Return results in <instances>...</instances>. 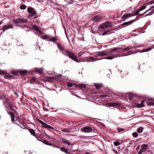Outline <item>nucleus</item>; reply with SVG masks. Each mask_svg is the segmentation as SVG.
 <instances>
[{
  "label": "nucleus",
  "mask_w": 154,
  "mask_h": 154,
  "mask_svg": "<svg viewBox=\"0 0 154 154\" xmlns=\"http://www.w3.org/2000/svg\"><path fill=\"white\" fill-rule=\"evenodd\" d=\"M108 105L109 106H116L117 105V104L116 103H108Z\"/></svg>",
  "instance_id": "nucleus-28"
},
{
  "label": "nucleus",
  "mask_w": 154,
  "mask_h": 154,
  "mask_svg": "<svg viewBox=\"0 0 154 154\" xmlns=\"http://www.w3.org/2000/svg\"><path fill=\"white\" fill-rule=\"evenodd\" d=\"M5 32V31H4L3 30H2V31L0 33V36H1L2 35V34L4 33Z\"/></svg>",
  "instance_id": "nucleus-49"
},
{
  "label": "nucleus",
  "mask_w": 154,
  "mask_h": 154,
  "mask_svg": "<svg viewBox=\"0 0 154 154\" xmlns=\"http://www.w3.org/2000/svg\"><path fill=\"white\" fill-rule=\"evenodd\" d=\"M85 154H89V152H86Z\"/></svg>",
  "instance_id": "nucleus-61"
},
{
  "label": "nucleus",
  "mask_w": 154,
  "mask_h": 154,
  "mask_svg": "<svg viewBox=\"0 0 154 154\" xmlns=\"http://www.w3.org/2000/svg\"><path fill=\"white\" fill-rule=\"evenodd\" d=\"M27 12L29 14V18H30L35 16L36 14V11L33 8L28 7L27 9Z\"/></svg>",
  "instance_id": "nucleus-4"
},
{
  "label": "nucleus",
  "mask_w": 154,
  "mask_h": 154,
  "mask_svg": "<svg viewBox=\"0 0 154 154\" xmlns=\"http://www.w3.org/2000/svg\"><path fill=\"white\" fill-rule=\"evenodd\" d=\"M136 19H135L134 20H132L129 21L125 22L123 23H122V26H128L131 24L132 23H133L134 21L136 20Z\"/></svg>",
  "instance_id": "nucleus-17"
},
{
  "label": "nucleus",
  "mask_w": 154,
  "mask_h": 154,
  "mask_svg": "<svg viewBox=\"0 0 154 154\" xmlns=\"http://www.w3.org/2000/svg\"><path fill=\"white\" fill-rule=\"evenodd\" d=\"M80 131L84 133L93 132V130L91 126H88L81 128Z\"/></svg>",
  "instance_id": "nucleus-5"
},
{
  "label": "nucleus",
  "mask_w": 154,
  "mask_h": 154,
  "mask_svg": "<svg viewBox=\"0 0 154 154\" xmlns=\"http://www.w3.org/2000/svg\"><path fill=\"white\" fill-rule=\"evenodd\" d=\"M153 104V103L152 102H149L148 103L147 105L148 106H151Z\"/></svg>",
  "instance_id": "nucleus-46"
},
{
  "label": "nucleus",
  "mask_w": 154,
  "mask_h": 154,
  "mask_svg": "<svg viewBox=\"0 0 154 154\" xmlns=\"http://www.w3.org/2000/svg\"><path fill=\"white\" fill-rule=\"evenodd\" d=\"M107 54V53L105 51H102L101 52H99L97 54H96L94 55V59H95V60H100L102 58H98L99 56H103L106 55Z\"/></svg>",
  "instance_id": "nucleus-7"
},
{
  "label": "nucleus",
  "mask_w": 154,
  "mask_h": 154,
  "mask_svg": "<svg viewBox=\"0 0 154 154\" xmlns=\"http://www.w3.org/2000/svg\"><path fill=\"white\" fill-rule=\"evenodd\" d=\"M2 23H3L2 20L1 21H0V26L1 25V24Z\"/></svg>",
  "instance_id": "nucleus-56"
},
{
  "label": "nucleus",
  "mask_w": 154,
  "mask_h": 154,
  "mask_svg": "<svg viewBox=\"0 0 154 154\" xmlns=\"http://www.w3.org/2000/svg\"><path fill=\"white\" fill-rule=\"evenodd\" d=\"M130 54H127V55H125V56H127V55H129ZM125 56V55H122V56H119V57H122V56Z\"/></svg>",
  "instance_id": "nucleus-54"
},
{
  "label": "nucleus",
  "mask_w": 154,
  "mask_h": 154,
  "mask_svg": "<svg viewBox=\"0 0 154 154\" xmlns=\"http://www.w3.org/2000/svg\"><path fill=\"white\" fill-rule=\"evenodd\" d=\"M148 148V146L147 144H144L142 145L141 148L138 153V154H141Z\"/></svg>",
  "instance_id": "nucleus-12"
},
{
  "label": "nucleus",
  "mask_w": 154,
  "mask_h": 154,
  "mask_svg": "<svg viewBox=\"0 0 154 154\" xmlns=\"http://www.w3.org/2000/svg\"><path fill=\"white\" fill-rule=\"evenodd\" d=\"M39 123H40L42 124L41 126L43 128L51 129L52 130L54 129V128L53 127L49 125H47V124L39 119Z\"/></svg>",
  "instance_id": "nucleus-11"
},
{
  "label": "nucleus",
  "mask_w": 154,
  "mask_h": 154,
  "mask_svg": "<svg viewBox=\"0 0 154 154\" xmlns=\"http://www.w3.org/2000/svg\"><path fill=\"white\" fill-rule=\"evenodd\" d=\"M144 101H142L140 103L137 104V106L138 107H141L144 106Z\"/></svg>",
  "instance_id": "nucleus-24"
},
{
  "label": "nucleus",
  "mask_w": 154,
  "mask_h": 154,
  "mask_svg": "<svg viewBox=\"0 0 154 154\" xmlns=\"http://www.w3.org/2000/svg\"><path fill=\"white\" fill-rule=\"evenodd\" d=\"M113 144L115 146H118L120 145L121 144V143L118 141H115L114 142Z\"/></svg>",
  "instance_id": "nucleus-33"
},
{
  "label": "nucleus",
  "mask_w": 154,
  "mask_h": 154,
  "mask_svg": "<svg viewBox=\"0 0 154 154\" xmlns=\"http://www.w3.org/2000/svg\"><path fill=\"white\" fill-rule=\"evenodd\" d=\"M118 48H114V49H113L112 50V51H111V53H112V51H116V50H117V49Z\"/></svg>",
  "instance_id": "nucleus-47"
},
{
  "label": "nucleus",
  "mask_w": 154,
  "mask_h": 154,
  "mask_svg": "<svg viewBox=\"0 0 154 154\" xmlns=\"http://www.w3.org/2000/svg\"><path fill=\"white\" fill-rule=\"evenodd\" d=\"M3 104L4 106L6 109V110L8 113L11 116L14 113L12 112H9V108L12 110H14L13 108L14 106L11 100L8 99L5 100L3 102Z\"/></svg>",
  "instance_id": "nucleus-3"
},
{
  "label": "nucleus",
  "mask_w": 154,
  "mask_h": 154,
  "mask_svg": "<svg viewBox=\"0 0 154 154\" xmlns=\"http://www.w3.org/2000/svg\"><path fill=\"white\" fill-rule=\"evenodd\" d=\"M14 94H15V95H17L18 97H19V95H18V93L16 92H14Z\"/></svg>",
  "instance_id": "nucleus-52"
},
{
  "label": "nucleus",
  "mask_w": 154,
  "mask_h": 154,
  "mask_svg": "<svg viewBox=\"0 0 154 154\" xmlns=\"http://www.w3.org/2000/svg\"><path fill=\"white\" fill-rule=\"evenodd\" d=\"M117 131L119 132L122 131H123V130H124V129L122 128H117Z\"/></svg>",
  "instance_id": "nucleus-41"
},
{
  "label": "nucleus",
  "mask_w": 154,
  "mask_h": 154,
  "mask_svg": "<svg viewBox=\"0 0 154 154\" xmlns=\"http://www.w3.org/2000/svg\"><path fill=\"white\" fill-rule=\"evenodd\" d=\"M43 39H49V40L51 41L55 42L57 40V39L54 37H52L51 35H49L46 34L44 35L42 37Z\"/></svg>",
  "instance_id": "nucleus-10"
},
{
  "label": "nucleus",
  "mask_w": 154,
  "mask_h": 154,
  "mask_svg": "<svg viewBox=\"0 0 154 154\" xmlns=\"http://www.w3.org/2000/svg\"><path fill=\"white\" fill-rule=\"evenodd\" d=\"M27 7V6H26L24 4H21L20 7V8L21 10L25 9Z\"/></svg>",
  "instance_id": "nucleus-30"
},
{
  "label": "nucleus",
  "mask_w": 154,
  "mask_h": 154,
  "mask_svg": "<svg viewBox=\"0 0 154 154\" xmlns=\"http://www.w3.org/2000/svg\"><path fill=\"white\" fill-rule=\"evenodd\" d=\"M152 3H154V0H153V1H152Z\"/></svg>",
  "instance_id": "nucleus-60"
},
{
  "label": "nucleus",
  "mask_w": 154,
  "mask_h": 154,
  "mask_svg": "<svg viewBox=\"0 0 154 154\" xmlns=\"http://www.w3.org/2000/svg\"><path fill=\"white\" fill-rule=\"evenodd\" d=\"M130 49V48L129 47H127L125 48H124L123 49V51H128Z\"/></svg>",
  "instance_id": "nucleus-38"
},
{
  "label": "nucleus",
  "mask_w": 154,
  "mask_h": 154,
  "mask_svg": "<svg viewBox=\"0 0 154 154\" xmlns=\"http://www.w3.org/2000/svg\"><path fill=\"white\" fill-rule=\"evenodd\" d=\"M13 26L12 25L8 24L4 26L2 29V30H3L4 31H5L9 29H13Z\"/></svg>",
  "instance_id": "nucleus-15"
},
{
  "label": "nucleus",
  "mask_w": 154,
  "mask_h": 154,
  "mask_svg": "<svg viewBox=\"0 0 154 154\" xmlns=\"http://www.w3.org/2000/svg\"><path fill=\"white\" fill-rule=\"evenodd\" d=\"M144 128L142 127H139L137 129V131L138 133H142L143 131Z\"/></svg>",
  "instance_id": "nucleus-27"
},
{
  "label": "nucleus",
  "mask_w": 154,
  "mask_h": 154,
  "mask_svg": "<svg viewBox=\"0 0 154 154\" xmlns=\"http://www.w3.org/2000/svg\"><path fill=\"white\" fill-rule=\"evenodd\" d=\"M14 76L9 74L7 73V72H6V73L5 74L4 76V78L5 79H14Z\"/></svg>",
  "instance_id": "nucleus-18"
},
{
  "label": "nucleus",
  "mask_w": 154,
  "mask_h": 154,
  "mask_svg": "<svg viewBox=\"0 0 154 154\" xmlns=\"http://www.w3.org/2000/svg\"><path fill=\"white\" fill-rule=\"evenodd\" d=\"M6 72H7L5 71V70H2L0 69V75H3L4 74H5L6 73Z\"/></svg>",
  "instance_id": "nucleus-31"
},
{
  "label": "nucleus",
  "mask_w": 154,
  "mask_h": 154,
  "mask_svg": "<svg viewBox=\"0 0 154 154\" xmlns=\"http://www.w3.org/2000/svg\"><path fill=\"white\" fill-rule=\"evenodd\" d=\"M62 142L63 143H66L69 145H72V144L71 143V142L68 140L63 139L62 140ZM72 146L73 145H72Z\"/></svg>",
  "instance_id": "nucleus-22"
},
{
  "label": "nucleus",
  "mask_w": 154,
  "mask_h": 154,
  "mask_svg": "<svg viewBox=\"0 0 154 154\" xmlns=\"http://www.w3.org/2000/svg\"><path fill=\"white\" fill-rule=\"evenodd\" d=\"M112 24L109 22H107L105 23H103L102 25H101L100 27V28L99 29V30H101L102 29H104L105 28H109L111 27H112Z\"/></svg>",
  "instance_id": "nucleus-6"
},
{
  "label": "nucleus",
  "mask_w": 154,
  "mask_h": 154,
  "mask_svg": "<svg viewBox=\"0 0 154 154\" xmlns=\"http://www.w3.org/2000/svg\"><path fill=\"white\" fill-rule=\"evenodd\" d=\"M129 46L130 48H133V46H132V45H130Z\"/></svg>",
  "instance_id": "nucleus-55"
},
{
  "label": "nucleus",
  "mask_w": 154,
  "mask_h": 154,
  "mask_svg": "<svg viewBox=\"0 0 154 154\" xmlns=\"http://www.w3.org/2000/svg\"><path fill=\"white\" fill-rule=\"evenodd\" d=\"M132 136L133 137H136L138 136V134L136 132H134L132 134Z\"/></svg>",
  "instance_id": "nucleus-34"
},
{
  "label": "nucleus",
  "mask_w": 154,
  "mask_h": 154,
  "mask_svg": "<svg viewBox=\"0 0 154 154\" xmlns=\"http://www.w3.org/2000/svg\"><path fill=\"white\" fill-rule=\"evenodd\" d=\"M60 150L62 152L66 153V154L68 153L67 150L66 149V148L64 147H61L60 149Z\"/></svg>",
  "instance_id": "nucleus-29"
},
{
  "label": "nucleus",
  "mask_w": 154,
  "mask_h": 154,
  "mask_svg": "<svg viewBox=\"0 0 154 154\" xmlns=\"http://www.w3.org/2000/svg\"><path fill=\"white\" fill-rule=\"evenodd\" d=\"M112 151H113L116 154H119L118 151L115 149H112Z\"/></svg>",
  "instance_id": "nucleus-44"
},
{
  "label": "nucleus",
  "mask_w": 154,
  "mask_h": 154,
  "mask_svg": "<svg viewBox=\"0 0 154 154\" xmlns=\"http://www.w3.org/2000/svg\"><path fill=\"white\" fill-rule=\"evenodd\" d=\"M143 45H134V46H133V48H139V47H143Z\"/></svg>",
  "instance_id": "nucleus-35"
},
{
  "label": "nucleus",
  "mask_w": 154,
  "mask_h": 154,
  "mask_svg": "<svg viewBox=\"0 0 154 154\" xmlns=\"http://www.w3.org/2000/svg\"><path fill=\"white\" fill-rule=\"evenodd\" d=\"M140 11L139 9V10H137V11H136V12L137 14L138 13H139Z\"/></svg>",
  "instance_id": "nucleus-48"
},
{
  "label": "nucleus",
  "mask_w": 154,
  "mask_h": 154,
  "mask_svg": "<svg viewBox=\"0 0 154 154\" xmlns=\"http://www.w3.org/2000/svg\"><path fill=\"white\" fill-rule=\"evenodd\" d=\"M62 131L65 132H70L69 130H68L66 129H63Z\"/></svg>",
  "instance_id": "nucleus-43"
},
{
  "label": "nucleus",
  "mask_w": 154,
  "mask_h": 154,
  "mask_svg": "<svg viewBox=\"0 0 154 154\" xmlns=\"http://www.w3.org/2000/svg\"><path fill=\"white\" fill-rule=\"evenodd\" d=\"M57 46L59 49L60 50V52L66 56L68 57L75 62L79 63L84 61L85 60V58L80 57V56L79 57H77L70 50L66 49L64 46L61 44H58Z\"/></svg>",
  "instance_id": "nucleus-1"
},
{
  "label": "nucleus",
  "mask_w": 154,
  "mask_h": 154,
  "mask_svg": "<svg viewBox=\"0 0 154 154\" xmlns=\"http://www.w3.org/2000/svg\"><path fill=\"white\" fill-rule=\"evenodd\" d=\"M69 3L70 4H71L73 3V2L71 0V1H70Z\"/></svg>",
  "instance_id": "nucleus-53"
},
{
  "label": "nucleus",
  "mask_w": 154,
  "mask_h": 154,
  "mask_svg": "<svg viewBox=\"0 0 154 154\" xmlns=\"http://www.w3.org/2000/svg\"><path fill=\"white\" fill-rule=\"evenodd\" d=\"M153 13V12L152 10L149 9L143 13V14H142V16H143L144 17H146L147 16L151 15Z\"/></svg>",
  "instance_id": "nucleus-13"
},
{
  "label": "nucleus",
  "mask_w": 154,
  "mask_h": 154,
  "mask_svg": "<svg viewBox=\"0 0 154 154\" xmlns=\"http://www.w3.org/2000/svg\"><path fill=\"white\" fill-rule=\"evenodd\" d=\"M134 97V95L133 94H130L129 95V98L130 100L132 99Z\"/></svg>",
  "instance_id": "nucleus-36"
},
{
  "label": "nucleus",
  "mask_w": 154,
  "mask_h": 154,
  "mask_svg": "<svg viewBox=\"0 0 154 154\" xmlns=\"http://www.w3.org/2000/svg\"><path fill=\"white\" fill-rule=\"evenodd\" d=\"M37 45H38V44L37 43H36V49H37L38 48H37Z\"/></svg>",
  "instance_id": "nucleus-58"
},
{
  "label": "nucleus",
  "mask_w": 154,
  "mask_h": 154,
  "mask_svg": "<svg viewBox=\"0 0 154 154\" xmlns=\"http://www.w3.org/2000/svg\"><path fill=\"white\" fill-rule=\"evenodd\" d=\"M37 120H38V119H37Z\"/></svg>",
  "instance_id": "nucleus-64"
},
{
  "label": "nucleus",
  "mask_w": 154,
  "mask_h": 154,
  "mask_svg": "<svg viewBox=\"0 0 154 154\" xmlns=\"http://www.w3.org/2000/svg\"><path fill=\"white\" fill-rule=\"evenodd\" d=\"M11 119L12 121H13L14 120V113L11 115Z\"/></svg>",
  "instance_id": "nucleus-39"
},
{
  "label": "nucleus",
  "mask_w": 154,
  "mask_h": 154,
  "mask_svg": "<svg viewBox=\"0 0 154 154\" xmlns=\"http://www.w3.org/2000/svg\"><path fill=\"white\" fill-rule=\"evenodd\" d=\"M29 131L32 135L35 136L37 139L38 140V136L36 135V133L35 132V131L32 129H29Z\"/></svg>",
  "instance_id": "nucleus-19"
},
{
  "label": "nucleus",
  "mask_w": 154,
  "mask_h": 154,
  "mask_svg": "<svg viewBox=\"0 0 154 154\" xmlns=\"http://www.w3.org/2000/svg\"><path fill=\"white\" fill-rule=\"evenodd\" d=\"M101 19V18L100 16L97 15L92 18V20L94 22H99L100 21Z\"/></svg>",
  "instance_id": "nucleus-16"
},
{
  "label": "nucleus",
  "mask_w": 154,
  "mask_h": 154,
  "mask_svg": "<svg viewBox=\"0 0 154 154\" xmlns=\"http://www.w3.org/2000/svg\"><path fill=\"white\" fill-rule=\"evenodd\" d=\"M131 51H128V53H131Z\"/></svg>",
  "instance_id": "nucleus-62"
},
{
  "label": "nucleus",
  "mask_w": 154,
  "mask_h": 154,
  "mask_svg": "<svg viewBox=\"0 0 154 154\" xmlns=\"http://www.w3.org/2000/svg\"><path fill=\"white\" fill-rule=\"evenodd\" d=\"M109 31H106V32H104L103 34V35H106V33L108 32H109Z\"/></svg>",
  "instance_id": "nucleus-50"
},
{
  "label": "nucleus",
  "mask_w": 154,
  "mask_h": 154,
  "mask_svg": "<svg viewBox=\"0 0 154 154\" xmlns=\"http://www.w3.org/2000/svg\"><path fill=\"white\" fill-rule=\"evenodd\" d=\"M148 45L150 46L148 48L144 49L141 51V52H147L150 51L151 49L154 48V41H152L149 42Z\"/></svg>",
  "instance_id": "nucleus-9"
},
{
  "label": "nucleus",
  "mask_w": 154,
  "mask_h": 154,
  "mask_svg": "<svg viewBox=\"0 0 154 154\" xmlns=\"http://www.w3.org/2000/svg\"><path fill=\"white\" fill-rule=\"evenodd\" d=\"M43 70L42 68H39V75H41L40 78L42 80H44L46 78V76L45 74L42 73Z\"/></svg>",
  "instance_id": "nucleus-14"
},
{
  "label": "nucleus",
  "mask_w": 154,
  "mask_h": 154,
  "mask_svg": "<svg viewBox=\"0 0 154 154\" xmlns=\"http://www.w3.org/2000/svg\"><path fill=\"white\" fill-rule=\"evenodd\" d=\"M18 71L19 73L22 75H23L26 74L28 72L26 70L21 69L18 70Z\"/></svg>",
  "instance_id": "nucleus-20"
},
{
  "label": "nucleus",
  "mask_w": 154,
  "mask_h": 154,
  "mask_svg": "<svg viewBox=\"0 0 154 154\" xmlns=\"http://www.w3.org/2000/svg\"><path fill=\"white\" fill-rule=\"evenodd\" d=\"M136 140L137 141L138 140Z\"/></svg>",
  "instance_id": "nucleus-63"
},
{
  "label": "nucleus",
  "mask_w": 154,
  "mask_h": 154,
  "mask_svg": "<svg viewBox=\"0 0 154 154\" xmlns=\"http://www.w3.org/2000/svg\"><path fill=\"white\" fill-rule=\"evenodd\" d=\"M114 57H113L112 56H109L107 57H106L105 58V59H109V60H112L114 58Z\"/></svg>",
  "instance_id": "nucleus-37"
},
{
  "label": "nucleus",
  "mask_w": 154,
  "mask_h": 154,
  "mask_svg": "<svg viewBox=\"0 0 154 154\" xmlns=\"http://www.w3.org/2000/svg\"><path fill=\"white\" fill-rule=\"evenodd\" d=\"M106 96L105 95H101V97H105Z\"/></svg>",
  "instance_id": "nucleus-57"
},
{
  "label": "nucleus",
  "mask_w": 154,
  "mask_h": 154,
  "mask_svg": "<svg viewBox=\"0 0 154 154\" xmlns=\"http://www.w3.org/2000/svg\"><path fill=\"white\" fill-rule=\"evenodd\" d=\"M76 86L77 87L85 88V85L80 84L76 85Z\"/></svg>",
  "instance_id": "nucleus-32"
},
{
  "label": "nucleus",
  "mask_w": 154,
  "mask_h": 154,
  "mask_svg": "<svg viewBox=\"0 0 154 154\" xmlns=\"http://www.w3.org/2000/svg\"><path fill=\"white\" fill-rule=\"evenodd\" d=\"M11 73L14 75H17V76H18L19 75V71H18V70H17V71H14V70H12Z\"/></svg>",
  "instance_id": "nucleus-23"
},
{
  "label": "nucleus",
  "mask_w": 154,
  "mask_h": 154,
  "mask_svg": "<svg viewBox=\"0 0 154 154\" xmlns=\"http://www.w3.org/2000/svg\"><path fill=\"white\" fill-rule=\"evenodd\" d=\"M36 79V78L35 77H32V80H33V81H35Z\"/></svg>",
  "instance_id": "nucleus-51"
},
{
  "label": "nucleus",
  "mask_w": 154,
  "mask_h": 154,
  "mask_svg": "<svg viewBox=\"0 0 154 154\" xmlns=\"http://www.w3.org/2000/svg\"><path fill=\"white\" fill-rule=\"evenodd\" d=\"M132 16H135V15H136L137 14L136 12V11H133L132 12Z\"/></svg>",
  "instance_id": "nucleus-45"
},
{
  "label": "nucleus",
  "mask_w": 154,
  "mask_h": 154,
  "mask_svg": "<svg viewBox=\"0 0 154 154\" xmlns=\"http://www.w3.org/2000/svg\"><path fill=\"white\" fill-rule=\"evenodd\" d=\"M2 96H0V100H2Z\"/></svg>",
  "instance_id": "nucleus-59"
},
{
  "label": "nucleus",
  "mask_w": 154,
  "mask_h": 154,
  "mask_svg": "<svg viewBox=\"0 0 154 154\" xmlns=\"http://www.w3.org/2000/svg\"><path fill=\"white\" fill-rule=\"evenodd\" d=\"M94 85L96 88L98 89H99L100 88L102 87V85L100 83L95 84Z\"/></svg>",
  "instance_id": "nucleus-25"
},
{
  "label": "nucleus",
  "mask_w": 154,
  "mask_h": 154,
  "mask_svg": "<svg viewBox=\"0 0 154 154\" xmlns=\"http://www.w3.org/2000/svg\"><path fill=\"white\" fill-rule=\"evenodd\" d=\"M32 27L33 29L37 32V33H36V34H37L38 32V27L37 26L33 25L32 26Z\"/></svg>",
  "instance_id": "nucleus-26"
},
{
  "label": "nucleus",
  "mask_w": 154,
  "mask_h": 154,
  "mask_svg": "<svg viewBox=\"0 0 154 154\" xmlns=\"http://www.w3.org/2000/svg\"><path fill=\"white\" fill-rule=\"evenodd\" d=\"M132 16V15L131 14L128 13L123 15L122 17V19H126Z\"/></svg>",
  "instance_id": "nucleus-21"
},
{
  "label": "nucleus",
  "mask_w": 154,
  "mask_h": 154,
  "mask_svg": "<svg viewBox=\"0 0 154 154\" xmlns=\"http://www.w3.org/2000/svg\"><path fill=\"white\" fill-rule=\"evenodd\" d=\"M13 21L15 23H25L27 22V20L24 18L20 17L14 19L13 20Z\"/></svg>",
  "instance_id": "nucleus-8"
},
{
  "label": "nucleus",
  "mask_w": 154,
  "mask_h": 154,
  "mask_svg": "<svg viewBox=\"0 0 154 154\" xmlns=\"http://www.w3.org/2000/svg\"><path fill=\"white\" fill-rule=\"evenodd\" d=\"M146 7V6H143L141 7L140 8V10L141 11H142L143 10L145 9Z\"/></svg>",
  "instance_id": "nucleus-40"
},
{
  "label": "nucleus",
  "mask_w": 154,
  "mask_h": 154,
  "mask_svg": "<svg viewBox=\"0 0 154 154\" xmlns=\"http://www.w3.org/2000/svg\"><path fill=\"white\" fill-rule=\"evenodd\" d=\"M72 85V84L71 82H68L67 84V86L68 87H71Z\"/></svg>",
  "instance_id": "nucleus-42"
},
{
  "label": "nucleus",
  "mask_w": 154,
  "mask_h": 154,
  "mask_svg": "<svg viewBox=\"0 0 154 154\" xmlns=\"http://www.w3.org/2000/svg\"><path fill=\"white\" fill-rule=\"evenodd\" d=\"M41 138V140L39 141H41L44 144L49 146H51L52 144L50 141L52 140L53 138L48 136L45 133L42 134L39 133V137Z\"/></svg>",
  "instance_id": "nucleus-2"
}]
</instances>
